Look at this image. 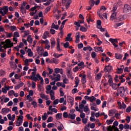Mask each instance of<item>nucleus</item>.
I'll return each mask as SVG.
<instances>
[{
	"label": "nucleus",
	"mask_w": 131,
	"mask_h": 131,
	"mask_svg": "<svg viewBox=\"0 0 131 131\" xmlns=\"http://www.w3.org/2000/svg\"><path fill=\"white\" fill-rule=\"evenodd\" d=\"M51 45L52 49H53V48H55V47L56 46V40H55V38H51Z\"/></svg>",
	"instance_id": "obj_19"
},
{
	"label": "nucleus",
	"mask_w": 131,
	"mask_h": 131,
	"mask_svg": "<svg viewBox=\"0 0 131 131\" xmlns=\"http://www.w3.org/2000/svg\"><path fill=\"white\" fill-rule=\"evenodd\" d=\"M51 28H54V29L58 30V29H59V26L56 25L55 24L53 23L51 26Z\"/></svg>",
	"instance_id": "obj_59"
},
{
	"label": "nucleus",
	"mask_w": 131,
	"mask_h": 131,
	"mask_svg": "<svg viewBox=\"0 0 131 131\" xmlns=\"http://www.w3.org/2000/svg\"><path fill=\"white\" fill-rule=\"evenodd\" d=\"M111 86H112L113 90H114L115 91H116L117 90V84L115 83H113L111 85H110Z\"/></svg>",
	"instance_id": "obj_48"
},
{
	"label": "nucleus",
	"mask_w": 131,
	"mask_h": 131,
	"mask_svg": "<svg viewBox=\"0 0 131 131\" xmlns=\"http://www.w3.org/2000/svg\"><path fill=\"white\" fill-rule=\"evenodd\" d=\"M112 70V66L108 65L106 66L104 68L105 72H109V71H111Z\"/></svg>",
	"instance_id": "obj_25"
},
{
	"label": "nucleus",
	"mask_w": 131,
	"mask_h": 131,
	"mask_svg": "<svg viewBox=\"0 0 131 131\" xmlns=\"http://www.w3.org/2000/svg\"><path fill=\"white\" fill-rule=\"evenodd\" d=\"M59 61L60 60L57 58H53L51 60V63H54V64H56L57 65L59 63Z\"/></svg>",
	"instance_id": "obj_39"
},
{
	"label": "nucleus",
	"mask_w": 131,
	"mask_h": 131,
	"mask_svg": "<svg viewBox=\"0 0 131 131\" xmlns=\"http://www.w3.org/2000/svg\"><path fill=\"white\" fill-rule=\"evenodd\" d=\"M24 33V35H23V37H26V36H28L29 35V34L30 33V31L29 30L27 31H22L21 33Z\"/></svg>",
	"instance_id": "obj_30"
},
{
	"label": "nucleus",
	"mask_w": 131,
	"mask_h": 131,
	"mask_svg": "<svg viewBox=\"0 0 131 131\" xmlns=\"http://www.w3.org/2000/svg\"><path fill=\"white\" fill-rule=\"evenodd\" d=\"M89 4L91 7H93V6H95V1L94 0H91L89 2Z\"/></svg>",
	"instance_id": "obj_64"
},
{
	"label": "nucleus",
	"mask_w": 131,
	"mask_h": 131,
	"mask_svg": "<svg viewBox=\"0 0 131 131\" xmlns=\"http://www.w3.org/2000/svg\"><path fill=\"white\" fill-rule=\"evenodd\" d=\"M123 24V23L122 22L117 23L115 25H114V27L115 28H116V29H117L118 27H119L120 26H121V25H122Z\"/></svg>",
	"instance_id": "obj_53"
},
{
	"label": "nucleus",
	"mask_w": 131,
	"mask_h": 131,
	"mask_svg": "<svg viewBox=\"0 0 131 131\" xmlns=\"http://www.w3.org/2000/svg\"><path fill=\"white\" fill-rule=\"evenodd\" d=\"M14 37L13 38V41L15 42L14 43H17V41H18V38L17 37H20V34H19V32H15L14 33Z\"/></svg>",
	"instance_id": "obj_8"
},
{
	"label": "nucleus",
	"mask_w": 131,
	"mask_h": 131,
	"mask_svg": "<svg viewBox=\"0 0 131 131\" xmlns=\"http://www.w3.org/2000/svg\"><path fill=\"white\" fill-rule=\"evenodd\" d=\"M110 41L112 42L115 48H118V45H116V43H118V40L117 39L110 38Z\"/></svg>",
	"instance_id": "obj_10"
},
{
	"label": "nucleus",
	"mask_w": 131,
	"mask_h": 131,
	"mask_svg": "<svg viewBox=\"0 0 131 131\" xmlns=\"http://www.w3.org/2000/svg\"><path fill=\"white\" fill-rule=\"evenodd\" d=\"M27 41L29 42V43H32L33 41V39L31 37V35H29L27 37Z\"/></svg>",
	"instance_id": "obj_35"
},
{
	"label": "nucleus",
	"mask_w": 131,
	"mask_h": 131,
	"mask_svg": "<svg viewBox=\"0 0 131 131\" xmlns=\"http://www.w3.org/2000/svg\"><path fill=\"white\" fill-rule=\"evenodd\" d=\"M36 75V72H33L32 73V75L29 77V78H31L32 80H35V81H37L38 80V77H37V75Z\"/></svg>",
	"instance_id": "obj_7"
},
{
	"label": "nucleus",
	"mask_w": 131,
	"mask_h": 131,
	"mask_svg": "<svg viewBox=\"0 0 131 131\" xmlns=\"http://www.w3.org/2000/svg\"><path fill=\"white\" fill-rule=\"evenodd\" d=\"M57 128L58 131H62V130L64 129V125H63V124L60 123V124H59L57 126Z\"/></svg>",
	"instance_id": "obj_33"
},
{
	"label": "nucleus",
	"mask_w": 131,
	"mask_h": 131,
	"mask_svg": "<svg viewBox=\"0 0 131 131\" xmlns=\"http://www.w3.org/2000/svg\"><path fill=\"white\" fill-rule=\"evenodd\" d=\"M107 10V8H106L105 6H102L100 8V11L98 12V13H100L102 14V13H103V12H105Z\"/></svg>",
	"instance_id": "obj_44"
},
{
	"label": "nucleus",
	"mask_w": 131,
	"mask_h": 131,
	"mask_svg": "<svg viewBox=\"0 0 131 131\" xmlns=\"http://www.w3.org/2000/svg\"><path fill=\"white\" fill-rule=\"evenodd\" d=\"M84 111L85 112V113H88V114H90V108H89V104L86 105L84 107Z\"/></svg>",
	"instance_id": "obj_42"
},
{
	"label": "nucleus",
	"mask_w": 131,
	"mask_h": 131,
	"mask_svg": "<svg viewBox=\"0 0 131 131\" xmlns=\"http://www.w3.org/2000/svg\"><path fill=\"white\" fill-rule=\"evenodd\" d=\"M37 51L39 55H42V53L45 52L43 48L41 47H37Z\"/></svg>",
	"instance_id": "obj_16"
},
{
	"label": "nucleus",
	"mask_w": 131,
	"mask_h": 131,
	"mask_svg": "<svg viewBox=\"0 0 131 131\" xmlns=\"http://www.w3.org/2000/svg\"><path fill=\"white\" fill-rule=\"evenodd\" d=\"M126 108V104H124V102H122V104L120 105V109H125Z\"/></svg>",
	"instance_id": "obj_55"
},
{
	"label": "nucleus",
	"mask_w": 131,
	"mask_h": 131,
	"mask_svg": "<svg viewBox=\"0 0 131 131\" xmlns=\"http://www.w3.org/2000/svg\"><path fill=\"white\" fill-rule=\"evenodd\" d=\"M54 76H55L53 78L55 81H60L61 80V75L57 74L56 75V74H53Z\"/></svg>",
	"instance_id": "obj_15"
},
{
	"label": "nucleus",
	"mask_w": 131,
	"mask_h": 131,
	"mask_svg": "<svg viewBox=\"0 0 131 131\" xmlns=\"http://www.w3.org/2000/svg\"><path fill=\"white\" fill-rule=\"evenodd\" d=\"M71 3L72 1L71 0H62V4L63 6H65L66 9H68L69 7H70V5H71Z\"/></svg>",
	"instance_id": "obj_5"
},
{
	"label": "nucleus",
	"mask_w": 131,
	"mask_h": 131,
	"mask_svg": "<svg viewBox=\"0 0 131 131\" xmlns=\"http://www.w3.org/2000/svg\"><path fill=\"white\" fill-rule=\"evenodd\" d=\"M80 30L82 31V32H86V31H88V29L84 27L81 26L80 27Z\"/></svg>",
	"instance_id": "obj_57"
},
{
	"label": "nucleus",
	"mask_w": 131,
	"mask_h": 131,
	"mask_svg": "<svg viewBox=\"0 0 131 131\" xmlns=\"http://www.w3.org/2000/svg\"><path fill=\"white\" fill-rule=\"evenodd\" d=\"M88 119H89L88 118H84L82 119V122H83V123H84V124H86V123H88Z\"/></svg>",
	"instance_id": "obj_61"
},
{
	"label": "nucleus",
	"mask_w": 131,
	"mask_h": 131,
	"mask_svg": "<svg viewBox=\"0 0 131 131\" xmlns=\"http://www.w3.org/2000/svg\"><path fill=\"white\" fill-rule=\"evenodd\" d=\"M68 101L69 102V103H70L71 105H73L74 103V98L70 96H68Z\"/></svg>",
	"instance_id": "obj_17"
},
{
	"label": "nucleus",
	"mask_w": 131,
	"mask_h": 131,
	"mask_svg": "<svg viewBox=\"0 0 131 131\" xmlns=\"http://www.w3.org/2000/svg\"><path fill=\"white\" fill-rule=\"evenodd\" d=\"M23 118L24 117L22 115H19L18 116L17 120L15 123L16 126H20V125H22V123H23Z\"/></svg>",
	"instance_id": "obj_4"
},
{
	"label": "nucleus",
	"mask_w": 131,
	"mask_h": 131,
	"mask_svg": "<svg viewBox=\"0 0 131 131\" xmlns=\"http://www.w3.org/2000/svg\"><path fill=\"white\" fill-rule=\"evenodd\" d=\"M56 119H57V120H59V119H61V118H62V113H58L56 114Z\"/></svg>",
	"instance_id": "obj_56"
},
{
	"label": "nucleus",
	"mask_w": 131,
	"mask_h": 131,
	"mask_svg": "<svg viewBox=\"0 0 131 131\" xmlns=\"http://www.w3.org/2000/svg\"><path fill=\"white\" fill-rule=\"evenodd\" d=\"M55 73L57 74L58 73H60V74H63V69H59V68H55L54 69Z\"/></svg>",
	"instance_id": "obj_24"
},
{
	"label": "nucleus",
	"mask_w": 131,
	"mask_h": 131,
	"mask_svg": "<svg viewBox=\"0 0 131 131\" xmlns=\"http://www.w3.org/2000/svg\"><path fill=\"white\" fill-rule=\"evenodd\" d=\"M2 45H4L5 48H12L14 46V43L8 39L6 40L5 42H2Z\"/></svg>",
	"instance_id": "obj_2"
},
{
	"label": "nucleus",
	"mask_w": 131,
	"mask_h": 131,
	"mask_svg": "<svg viewBox=\"0 0 131 131\" xmlns=\"http://www.w3.org/2000/svg\"><path fill=\"white\" fill-rule=\"evenodd\" d=\"M91 109V110H93L94 111H99V108L97 106V104L95 103H92L90 104Z\"/></svg>",
	"instance_id": "obj_11"
},
{
	"label": "nucleus",
	"mask_w": 131,
	"mask_h": 131,
	"mask_svg": "<svg viewBox=\"0 0 131 131\" xmlns=\"http://www.w3.org/2000/svg\"><path fill=\"white\" fill-rule=\"evenodd\" d=\"M26 5H27V3L24 2L21 5V6L19 7V10L22 14H26V9H25Z\"/></svg>",
	"instance_id": "obj_6"
},
{
	"label": "nucleus",
	"mask_w": 131,
	"mask_h": 131,
	"mask_svg": "<svg viewBox=\"0 0 131 131\" xmlns=\"http://www.w3.org/2000/svg\"><path fill=\"white\" fill-rule=\"evenodd\" d=\"M47 118H48V114L47 113H45L44 115L42 116V120H46Z\"/></svg>",
	"instance_id": "obj_60"
},
{
	"label": "nucleus",
	"mask_w": 131,
	"mask_h": 131,
	"mask_svg": "<svg viewBox=\"0 0 131 131\" xmlns=\"http://www.w3.org/2000/svg\"><path fill=\"white\" fill-rule=\"evenodd\" d=\"M95 52H104V50L102 49V47H94Z\"/></svg>",
	"instance_id": "obj_28"
},
{
	"label": "nucleus",
	"mask_w": 131,
	"mask_h": 131,
	"mask_svg": "<svg viewBox=\"0 0 131 131\" xmlns=\"http://www.w3.org/2000/svg\"><path fill=\"white\" fill-rule=\"evenodd\" d=\"M116 113V110H111L108 112L109 116H113L114 114Z\"/></svg>",
	"instance_id": "obj_34"
},
{
	"label": "nucleus",
	"mask_w": 131,
	"mask_h": 131,
	"mask_svg": "<svg viewBox=\"0 0 131 131\" xmlns=\"http://www.w3.org/2000/svg\"><path fill=\"white\" fill-rule=\"evenodd\" d=\"M91 115L92 116H91L90 118V120L91 121H92V122H94L95 121H96V119H95V116H94V114H92Z\"/></svg>",
	"instance_id": "obj_62"
},
{
	"label": "nucleus",
	"mask_w": 131,
	"mask_h": 131,
	"mask_svg": "<svg viewBox=\"0 0 131 131\" xmlns=\"http://www.w3.org/2000/svg\"><path fill=\"white\" fill-rule=\"evenodd\" d=\"M32 105H33L34 108H36L37 107V103L35 101H33L32 102Z\"/></svg>",
	"instance_id": "obj_63"
},
{
	"label": "nucleus",
	"mask_w": 131,
	"mask_h": 131,
	"mask_svg": "<svg viewBox=\"0 0 131 131\" xmlns=\"http://www.w3.org/2000/svg\"><path fill=\"white\" fill-rule=\"evenodd\" d=\"M72 35V34L71 33L68 34V36L66 38V41H71L72 40V38L71 37Z\"/></svg>",
	"instance_id": "obj_29"
},
{
	"label": "nucleus",
	"mask_w": 131,
	"mask_h": 131,
	"mask_svg": "<svg viewBox=\"0 0 131 131\" xmlns=\"http://www.w3.org/2000/svg\"><path fill=\"white\" fill-rule=\"evenodd\" d=\"M78 66H79V69L81 70L82 68H84L85 67V66H84V62L83 61H81V62L79 63L78 64Z\"/></svg>",
	"instance_id": "obj_32"
},
{
	"label": "nucleus",
	"mask_w": 131,
	"mask_h": 131,
	"mask_svg": "<svg viewBox=\"0 0 131 131\" xmlns=\"http://www.w3.org/2000/svg\"><path fill=\"white\" fill-rule=\"evenodd\" d=\"M86 19L88 23H91V22H94V20L92 19V16L90 14H88L86 16Z\"/></svg>",
	"instance_id": "obj_20"
},
{
	"label": "nucleus",
	"mask_w": 131,
	"mask_h": 131,
	"mask_svg": "<svg viewBox=\"0 0 131 131\" xmlns=\"http://www.w3.org/2000/svg\"><path fill=\"white\" fill-rule=\"evenodd\" d=\"M8 89L7 88V86H5V88H2V92L3 94H7L8 93Z\"/></svg>",
	"instance_id": "obj_58"
},
{
	"label": "nucleus",
	"mask_w": 131,
	"mask_h": 131,
	"mask_svg": "<svg viewBox=\"0 0 131 131\" xmlns=\"http://www.w3.org/2000/svg\"><path fill=\"white\" fill-rule=\"evenodd\" d=\"M49 34H50V33L48 31H46L43 35L42 38L43 39H46V38H48V36H49Z\"/></svg>",
	"instance_id": "obj_37"
},
{
	"label": "nucleus",
	"mask_w": 131,
	"mask_h": 131,
	"mask_svg": "<svg viewBox=\"0 0 131 131\" xmlns=\"http://www.w3.org/2000/svg\"><path fill=\"white\" fill-rule=\"evenodd\" d=\"M50 95L51 97V100H55L56 97H55V92L53 90H51L50 92Z\"/></svg>",
	"instance_id": "obj_22"
},
{
	"label": "nucleus",
	"mask_w": 131,
	"mask_h": 131,
	"mask_svg": "<svg viewBox=\"0 0 131 131\" xmlns=\"http://www.w3.org/2000/svg\"><path fill=\"white\" fill-rule=\"evenodd\" d=\"M110 19L112 21H113V20H115V19H116V12H112Z\"/></svg>",
	"instance_id": "obj_36"
},
{
	"label": "nucleus",
	"mask_w": 131,
	"mask_h": 131,
	"mask_svg": "<svg viewBox=\"0 0 131 131\" xmlns=\"http://www.w3.org/2000/svg\"><path fill=\"white\" fill-rule=\"evenodd\" d=\"M27 53L28 54L29 57H33V52H32V51L31 50V49H29L28 50Z\"/></svg>",
	"instance_id": "obj_45"
},
{
	"label": "nucleus",
	"mask_w": 131,
	"mask_h": 131,
	"mask_svg": "<svg viewBox=\"0 0 131 131\" xmlns=\"http://www.w3.org/2000/svg\"><path fill=\"white\" fill-rule=\"evenodd\" d=\"M75 117H76V115L75 114H69V118L70 119H75Z\"/></svg>",
	"instance_id": "obj_41"
},
{
	"label": "nucleus",
	"mask_w": 131,
	"mask_h": 131,
	"mask_svg": "<svg viewBox=\"0 0 131 131\" xmlns=\"http://www.w3.org/2000/svg\"><path fill=\"white\" fill-rule=\"evenodd\" d=\"M46 90H47V91H46V93L47 94H50V91H51V90H52V86H51V85H48L47 86H46Z\"/></svg>",
	"instance_id": "obj_47"
},
{
	"label": "nucleus",
	"mask_w": 131,
	"mask_h": 131,
	"mask_svg": "<svg viewBox=\"0 0 131 131\" xmlns=\"http://www.w3.org/2000/svg\"><path fill=\"white\" fill-rule=\"evenodd\" d=\"M37 88L39 92H43V91H45V88H43L40 84H38Z\"/></svg>",
	"instance_id": "obj_46"
},
{
	"label": "nucleus",
	"mask_w": 131,
	"mask_h": 131,
	"mask_svg": "<svg viewBox=\"0 0 131 131\" xmlns=\"http://www.w3.org/2000/svg\"><path fill=\"white\" fill-rule=\"evenodd\" d=\"M107 77L108 78V82H109L110 85L113 84V78H112V76L110 75H107Z\"/></svg>",
	"instance_id": "obj_31"
},
{
	"label": "nucleus",
	"mask_w": 131,
	"mask_h": 131,
	"mask_svg": "<svg viewBox=\"0 0 131 131\" xmlns=\"http://www.w3.org/2000/svg\"><path fill=\"white\" fill-rule=\"evenodd\" d=\"M37 77H38V79H40L41 80L40 83L41 84H43V78H42L39 74H37Z\"/></svg>",
	"instance_id": "obj_50"
},
{
	"label": "nucleus",
	"mask_w": 131,
	"mask_h": 131,
	"mask_svg": "<svg viewBox=\"0 0 131 131\" xmlns=\"http://www.w3.org/2000/svg\"><path fill=\"white\" fill-rule=\"evenodd\" d=\"M97 99L96 98V97H95V96H92L90 97V98L89 99L90 102H91V103H93L94 102H95V101H96Z\"/></svg>",
	"instance_id": "obj_52"
},
{
	"label": "nucleus",
	"mask_w": 131,
	"mask_h": 131,
	"mask_svg": "<svg viewBox=\"0 0 131 131\" xmlns=\"http://www.w3.org/2000/svg\"><path fill=\"white\" fill-rule=\"evenodd\" d=\"M117 92L119 93L121 97H123L125 96V92H128L127 88H124V87L122 86L118 89Z\"/></svg>",
	"instance_id": "obj_1"
},
{
	"label": "nucleus",
	"mask_w": 131,
	"mask_h": 131,
	"mask_svg": "<svg viewBox=\"0 0 131 131\" xmlns=\"http://www.w3.org/2000/svg\"><path fill=\"white\" fill-rule=\"evenodd\" d=\"M8 12H9V8L8 6H4L2 8H0V14L2 15V16H5Z\"/></svg>",
	"instance_id": "obj_3"
},
{
	"label": "nucleus",
	"mask_w": 131,
	"mask_h": 131,
	"mask_svg": "<svg viewBox=\"0 0 131 131\" xmlns=\"http://www.w3.org/2000/svg\"><path fill=\"white\" fill-rule=\"evenodd\" d=\"M87 125L88 127H90V128H95V126H96V124H95L94 123H88Z\"/></svg>",
	"instance_id": "obj_38"
},
{
	"label": "nucleus",
	"mask_w": 131,
	"mask_h": 131,
	"mask_svg": "<svg viewBox=\"0 0 131 131\" xmlns=\"http://www.w3.org/2000/svg\"><path fill=\"white\" fill-rule=\"evenodd\" d=\"M116 58L118 60H121L122 59V55L119 53H116L115 54Z\"/></svg>",
	"instance_id": "obj_43"
},
{
	"label": "nucleus",
	"mask_w": 131,
	"mask_h": 131,
	"mask_svg": "<svg viewBox=\"0 0 131 131\" xmlns=\"http://www.w3.org/2000/svg\"><path fill=\"white\" fill-rule=\"evenodd\" d=\"M76 40L75 42L76 43H79V38L80 37V33L79 32H78L76 34Z\"/></svg>",
	"instance_id": "obj_18"
},
{
	"label": "nucleus",
	"mask_w": 131,
	"mask_h": 131,
	"mask_svg": "<svg viewBox=\"0 0 131 131\" xmlns=\"http://www.w3.org/2000/svg\"><path fill=\"white\" fill-rule=\"evenodd\" d=\"M83 50V51H88V50H89L90 52H92L93 51V48H92L91 46H88L86 47H84Z\"/></svg>",
	"instance_id": "obj_40"
},
{
	"label": "nucleus",
	"mask_w": 131,
	"mask_h": 131,
	"mask_svg": "<svg viewBox=\"0 0 131 131\" xmlns=\"http://www.w3.org/2000/svg\"><path fill=\"white\" fill-rule=\"evenodd\" d=\"M130 10H131V7L130 5L125 4L124 6V8H123L124 13H128V12H129Z\"/></svg>",
	"instance_id": "obj_9"
},
{
	"label": "nucleus",
	"mask_w": 131,
	"mask_h": 131,
	"mask_svg": "<svg viewBox=\"0 0 131 131\" xmlns=\"http://www.w3.org/2000/svg\"><path fill=\"white\" fill-rule=\"evenodd\" d=\"M7 118L9 120H10L11 121H15V119H16V115L13 114L11 115V114H9L7 115Z\"/></svg>",
	"instance_id": "obj_12"
},
{
	"label": "nucleus",
	"mask_w": 131,
	"mask_h": 131,
	"mask_svg": "<svg viewBox=\"0 0 131 131\" xmlns=\"http://www.w3.org/2000/svg\"><path fill=\"white\" fill-rule=\"evenodd\" d=\"M113 121H114V119H111L110 120H107L106 121V124L108 125H110V124H112V123H113Z\"/></svg>",
	"instance_id": "obj_54"
},
{
	"label": "nucleus",
	"mask_w": 131,
	"mask_h": 131,
	"mask_svg": "<svg viewBox=\"0 0 131 131\" xmlns=\"http://www.w3.org/2000/svg\"><path fill=\"white\" fill-rule=\"evenodd\" d=\"M48 70L49 72L47 73V74L48 76H50V75H51V74H52V73H53L54 70H53V69H51L50 68H48Z\"/></svg>",
	"instance_id": "obj_49"
},
{
	"label": "nucleus",
	"mask_w": 131,
	"mask_h": 131,
	"mask_svg": "<svg viewBox=\"0 0 131 131\" xmlns=\"http://www.w3.org/2000/svg\"><path fill=\"white\" fill-rule=\"evenodd\" d=\"M51 9H52V7L51 6H48L47 8H46L45 10L44 14H48V13L51 11Z\"/></svg>",
	"instance_id": "obj_51"
},
{
	"label": "nucleus",
	"mask_w": 131,
	"mask_h": 131,
	"mask_svg": "<svg viewBox=\"0 0 131 131\" xmlns=\"http://www.w3.org/2000/svg\"><path fill=\"white\" fill-rule=\"evenodd\" d=\"M85 104H86V100H83L81 103H79V108H80V109H83Z\"/></svg>",
	"instance_id": "obj_14"
},
{
	"label": "nucleus",
	"mask_w": 131,
	"mask_h": 131,
	"mask_svg": "<svg viewBox=\"0 0 131 131\" xmlns=\"http://www.w3.org/2000/svg\"><path fill=\"white\" fill-rule=\"evenodd\" d=\"M123 69H124V66L122 65L121 66V68H118L117 73H118V74H120L122 73V72H123Z\"/></svg>",
	"instance_id": "obj_21"
},
{
	"label": "nucleus",
	"mask_w": 131,
	"mask_h": 131,
	"mask_svg": "<svg viewBox=\"0 0 131 131\" xmlns=\"http://www.w3.org/2000/svg\"><path fill=\"white\" fill-rule=\"evenodd\" d=\"M81 81L83 84L86 83V75L83 74V76L81 78Z\"/></svg>",
	"instance_id": "obj_23"
},
{
	"label": "nucleus",
	"mask_w": 131,
	"mask_h": 131,
	"mask_svg": "<svg viewBox=\"0 0 131 131\" xmlns=\"http://www.w3.org/2000/svg\"><path fill=\"white\" fill-rule=\"evenodd\" d=\"M39 96L40 98H41L42 99H45V100H49V99L48 97L49 96L48 95H45V94L43 93H40L39 94Z\"/></svg>",
	"instance_id": "obj_27"
},
{
	"label": "nucleus",
	"mask_w": 131,
	"mask_h": 131,
	"mask_svg": "<svg viewBox=\"0 0 131 131\" xmlns=\"http://www.w3.org/2000/svg\"><path fill=\"white\" fill-rule=\"evenodd\" d=\"M102 75H103L102 74V73H99L98 74L96 75L95 79H96V80H100V79L102 78Z\"/></svg>",
	"instance_id": "obj_26"
},
{
	"label": "nucleus",
	"mask_w": 131,
	"mask_h": 131,
	"mask_svg": "<svg viewBox=\"0 0 131 131\" xmlns=\"http://www.w3.org/2000/svg\"><path fill=\"white\" fill-rule=\"evenodd\" d=\"M10 112V108H3L1 110V113L2 114H3V115H6V114H8Z\"/></svg>",
	"instance_id": "obj_13"
}]
</instances>
